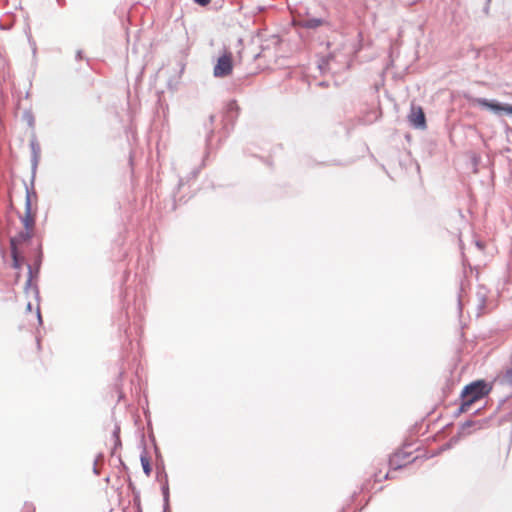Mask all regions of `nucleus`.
<instances>
[{"label":"nucleus","mask_w":512,"mask_h":512,"mask_svg":"<svg viewBox=\"0 0 512 512\" xmlns=\"http://www.w3.org/2000/svg\"><path fill=\"white\" fill-rule=\"evenodd\" d=\"M24 118L27 120V123L29 126H33L34 125V116L32 115L31 112H24Z\"/></svg>","instance_id":"obj_21"},{"label":"nucleus","mask_w":512,"mask_h":512,"mask_svg":"<svg viewBox=\"0 0 512 512\" xmlns=\"http://www.w3.org/2000/svg\"><path fill=\"white\" fill-rule=\"evenodd\" d=\"M508 399H509V396H507V397H505V398L501 399V400L499 401L498 406H497V410H499V409L501 408V406H502V405H503V404H504Z\"/></svg>","instance_id":"obj_27"},{"label":"nucleus","mask_w":512,"mask_h":512,"mask_svg":"<svg viewBox=\"0 0 512 512\" xmlns=\"http://www.w3.org/2000/svg\"><path fill=\"white\" fill-rule=\"evenodd\" d=\"M491 389L492 386L487 381L483 379L475 380L464 386L460 393V399L466 400L472 405L487 396Z\"/></svg>","instance_id":"obj_1"},{"label":"nucleus","mask_w":512,"mask_h":512,"mask_svg":"<svg viewBox=\"0 0 512 512\" xmlns=\"http://www.w3.org/2000/svg\"><path fill=\"white\" fill-rule=\"evenodd\" d=\"M157 479L161 481V492L163 496V502L170 501V490L168 484V475L165 472L164 466H162L161 471L158 470Z\"/></svg>","instance_id":"obj_10"},{"label":"nucleus","mask_w":512,"mask_h":512,"mask_svg":"<svg viewBox=\"0 0 512 512\" xmlns=\"http://www.w3.org/2000/svg\"><path fill=\"white\" fill-rule=\"evenodd\" d=\"M93 473H94L95 475H99V474H100V471H99V469H98V467H97V464H94V465H93Z\"/></svg>","instance_id":"obj_30"},{"label":"nucleus","mask_w":512,"mask_h":512,"mask_svg":"<svg viewBox=\"0 0 512 512\" xmlns=\"http://www.w3.org/2000/svg\"><path fill=\"white\" fill-rule=\"evenodd\" d=\"M390 478H392V477L390 476V473H389V472H387V473L383 476V479H390Z\"/></svg>","instance_id":"obj_37"},{"label":"nucleus","mask_w":512,"mask_h":512,"mask_svg":"<svg viewBox=\"0 0 512 512\" xmlns=\"http://www.w3.org/2000/svg\"><path fill=\"white\" fill-rule=\"evenodd\" d=\"M318 85H319V86H321V87H328V82H326V81H321V82H319V84H318Z\"/></svg>","instance_id":"obj_34"},{"label":"nucleus","mask_w":512,"mask_h":512,"mask_svg":"<svg viewBox=\"0 0 512 512\" xmlns=\"http://www.w3.org/2000/svg\"><path fill=\"white\" fill-rule=\"evenodd\" d=\"M76 60H81L83 58V54H82V51L81 50H78L76 52Z\"/></svg>","instance_id":"obj_28"},{"label":"nucleus","mask_w":512,"mask_h":512,"mask_svg":"<svg viewBox=\"0 0 512 512\" xmlns=\"http://www.w3.org/2000/svg\"><path fill=\"white\" fill-rule=\"evenodd\" d=\"M128 485H129V488H131V489H133V490L135 489V487H134V485H133V483H132V481H131V480H129V484H128Z\"/></svg>","instance_id":"obj_38"},{"label":"nucleus","mask_w":512,"mask_h":512,"mask_svg":"<svg viewBox=\"0 0 512 512\" xmlns=\"http://www.w3.org/2000/svg\"><path fill=\"white\" fill-rule=\"evenodd\" d=\"M209 121H210V124L212 125L214 123V121H215V116L214 115H210Z\"/></svg>","instance_id":"obj_36"},{"label":"nucleus","mask_w":512,"mask_h":512,"mask_svg":"<svg viewBox=\"0 0 512 512\" xmlns=\"http://www.w3.org/2000/svg\"><path fill=\"white\" fill-rule=\"evenodd\" d=\"M31 308H32V305H31V303L29 302V303L27 304V310L31 311Z\"/></svg>","instance_id":"obj_39"},{"label":"nucleus","mask_w":512,"mask_h":512,"mask_svg":"<svg viewBox=\"0 0 512 512\" xmlns=\"http://www.w3.org/2000/svg\"><path fill=\"white\" fill-rule=\"evenodd\" d=\"M119 462H120L121 467H122L124 470H127V469H128V467H127V466H126V464L122 461V459H121V458H119Z\"/></svg>","instance_id":"obj_32"},{"label":"nucleus","mask_w":512,"mask_h":512,"mask_svg":"<svg viewBox=\"0 0 512 512\" xmlns=\"http://www.w3.org/2000/svg\"><path fill=\"white\" fill-rule=\"evenodd\" d=\"M103 460H104V455H103V453H99V454L96 456L95 460H94V464H97V465H98V463H99L100 461H103Z\"/></svg>","instance_id":"obj_25"},{"label":"nucleus","mask_w":512,"mask_h":512,"mask_svg":"<svg viewBox=\"0 0 512 512\" xmlns=\"http://www.w3.org/2000/svg\"><path fill=\"white\" fill-rule=\"evenodd\" d=\"M33 232L31 230H22L16 236L10 238V249L18 248V245L31 240Z\"/></svg>","instance_id":"obj_11"},{"label":"nucleus","mask_w":512,"mask_h":512,"mask_svg":"<svg viewBox=\"0 0 512 512\" xmlns=\"http://www.w3.org/2000/svg\"><path fill=\"white\" fill-rule=\"evenodd\" d=\"M42 259H43L42 247H41V245H39L37 248V253H36V257H35L33 266L30 264H27L28 277H27V280L25 283V289H28L31 287L34 290L37 298H39V289H38L37 285H34V286L32 285V279L35 277H38L40 267L42 264Z\"/></svg>","instance_id":"obj_4"},{"label":"nucleus","mask_w":512,"mask_h":512,"mask_svg":"<svg viewBox=\"0 0 512 512\" xmlns=\"http://www.w3.org/2000/svg\"><path fill=\"white\" fill-rule=\"evenodd\" d=\"M382 480V478L379 477V474L375 473L374 474V481L375 482H380Z\"/></svg>","instance_id":"obj_33"},{"label":"nucleus","mask_w":512,"mask_h":512,"mask_svg":"<svg viewBox=\"0 0 512 512\" xmlns=\"http://www.w3.org/2000/svg\"><path fill=\"white\" fill-rule=\"evenodd\" d=\"M239 110H240V108H239L236 100H230L227 103L224 114H223L224 128L226 130H228L229 126H231V129L233 128L234 123L239 116Z\"/></svg>","instance_id":"obj_8"},{"label":"nucleus","mask_w":512,"mask_h":512,"mask_svg":"<svg viewBox=\"0 0 512 512\" xmlns=\"http://www.w3.org/2000/svg\"><path fill=\"white\" fill-rule=\"evenodd\" d=\"M140 462L142 465L143 472L146 476H150L152 473V465L147 455L146 447L143 446L142 453L140 454Z\"/></svg>","instance_id":"obj_12"},{"label":"nucleus","mask_w":512,"mask_h":512,"mask_svg":"<svg viewBox=\"0 0 512 512\" xmlns=\"http://www.w3.org/2000/svg\"><path fill=\"white\" fill-rule=\"evenodd\" d=\"M473 103L480 106L483 109H487L494 114L500 115H508L512 116V104L502 103L495 99H486V98H474Z\"/></svg>","instance_id":"obj_2"},{"label":"nucleus","mask_w":512,"mask_h":512,"mask_svg":"<svg viewBox=\"0 0 512 512\" xmlns=\"http://www.w3.org/2000/svg\"><path fill=\"white\" fill-rule=\"evenodd\" d=\"M112 436L114 439H117V437H120V427L119 426H115L113 432H112Z\"/></svg>","instance_id":"obj_24"},{"label":"nucleus","mask_w":512,"mask_h":512,"mask_svg":"<svg viewBox=\"0 0 512 512\" xmlns=\"http://www.w3.org/2000/svg\"><path fill=\"white\" fill-rule=\"evenodd\" d=\"M458 306H459V309L461 310V300H460V297L458 298Z\"/></svg>","instance_id":"obj_40"},{"label":"nucleus","mask_w":512,"mask_h":512,"mask_svg":"<svg viewBox=\"0 0 512 512\" xmlns=\"http://www.w3.org/2000/svg\"><path fill=\"white\" fill-rule=\"evenodd\" d=\"M470 406H471V404H469L468 401L461 400V404H460L459 408L454 412V416L458 417L460 414L466 412Z\"/></svg>","instance_id":"obj_18"},{"label":"nucleus","mask_w":512,"mask_h":512,"mask_svg":"<svg viewBox=\"0 0 512 512\" xmlns=\"http://www.w3.org/2000/svg\"><path fill=\"white\" fill-rule=\"evenodd\" d=\"M409 445H405L402 449L396 451L389 458V467L392 470H400L404 468L407 464L415 462L418 457H414L411 461L404 462L407 458L410 457L411 452L406 451L405 448Z\"/></svg>","instance_id":"obj_5"},{"label":"nucleus","mask_w":512,"mask_h":512,"mask_svg":"<svg viewBox=\"0 0 512 512\" xmlns=\"http://www.w3.org/2000/svg\"><path fill=\"white\" fill-rule=\"evenodd\" d=\"M502 382L512 386V367L506 370L502 377Z\"/></svg>","instance_id":"obj_19"},{"label":"nucleus","mask_w":512,"mask_h":512,"mask_svg":"<svg viewBox=\"0 0 512 512\" xmlns=\"http://www.w3.org/2000/svg\"><path fill=\"white\" fill-rule=\"evenodd\" d=\"M408 120L410 125L415 129L424 130L427 127L426 116L420 106L411 105Z\"/></svg>","instance_id":"obj_7"},{"label":"nucleus","mask_w":512,"mask_h":512,"mask_svg":"<svg viewBox=\"0 0 512 512\" xmlns=\"http://www.w3.org/2000/svg\"><path fill=\"white\" fill-rule=\"evenodd\" d=\"M119 447H121V440H120V437H117V439H115V443H114V447L111 451V455H114L115 450Z\"/></svg>","instance_id":"obj_23"},{"label":"nucleus","mask_w":512,"mask_h":512,"mask_svg":"<svg viewBox=\"0 0 512 512\" xmlns=\"http://www.w3.org/2000/svg\"><path fill=\"white\" fill-rule=\"evenodd\" d=\"M37 320H38L39 324H42V316H41L39 308L37 309Z\"/></svg>","instance_id":"obj_29"},{"label":"nucleus","mask_w":512,"mask_h":512,"mask_svg":"<svg viewBox=\"0 0 512 512\" xmlns=\"http://www.w3.org/2000/svg\"><path fill=\"white\" fill-rule=\"evenodd\" d=\"M11 257H12V267L14 269H20L23 264L24 258L22 256H20L18 248L13 247V249H11Z\"/></svg>","instance_id":"obj_15"},{"label":"nucleus","mask_w":512,"mask_h":512,"mask_svg":"<svg viewBox=\"0 0 512 512\" xmlns=\"http://www.w3.org/2000/svg\"><path fill=\"white\" fill-rule=\"evenodd\" d=\"M487 420L485 421H478V420H472V419H469L465 422H463L460 426V429H459V433L460 434H465V431L467 428H470V427H476L478 429L482 428L483 426V423H486Z\"/></svg>","instance_id":"obj_14"},{"label":"nucleus","mask_w":512,"mask_h":512,"mask_svg":"<svg viewBox=\"0 0 512 512\" xmlns=\"http://www.w3.org/2000/svg\"><path fill=\"white\" fill-rule=\"evenodd\" d=\"M329 59L330 56H328L327 58H323L319 63L318 68L321 70V72H324L328 69Z\"/></svg>","instance_id":"obj_20"},{"label":"nucleus","mask_w":512,"mask_h":512,"mask_svg":"<svg viewBox=\"0 0 512 512\" xmlns=\"http://www.w3.org/2000/svg\"><path fill=\"white\" fill-rule=\"evenodd\" d=\"M184 186V181L182 178L179 179L176 190L173 191V209L176 208L177 202H182V198H177L178 192Z\"/></svg>","instance_id":"obj_17"},{"label":"nucleus","mask_w":512,"mask_h":512,"mask_svg":"<svg viewBox=\"0 0 512 512\" xmlns=\"http://www.w3.org/2000/svg\"><path fill=\"white\" fill-rule=\"evenodd\" d=\"M31 194L36 196L35 191H30L26 188V196H25V213L24 216L20 218L24 229L31 230L35 226V217L32 215V203H31Z\"/></svg>","instance_id":"obj_6"},{"label":"nucleus","mask_w":512,"mask_h":512,"mask_svg":"<svg viewBox=\"0 0 512 512\" xmlns=\"http://www.w3.org/2000/svg\"><path fill=\"white\" fill-rule=\"evenodd\" d=\"M480 409L475 410L474 414H478Z\"/></svg>","instance_id":"obj_42"},{"label":"nucleus","mask_w":512,"mask_h":512,"mask_svg":"<svg viewBox=\"0 0 512 512\" xmlns=\"http://www.w3.org/2000/svg\"><path fill=\"white\" fill-rule=\"evenodd\" d=\"M212 134H213V130L211 129V130L209 131V134L207 135V138H206V142H207L208 144H209V142H210V139H211Z\"/></svg>","instance_id":"obj_31"},{"label":"nucleus","mask_w":512,"mask_h":512,"mask_svg":"<svg viewBox=\"0 0 512 512\" xmlns=\"http://www.w3.org/2000/svg\"><path fill=\"white\" fill-rule=\"evenodd\" d=\"M234 61L231 52L225 51L221 56L218 57L214 68L213 75L216 78H225L229 76L233 71Z\"/></svg>","instance_id":"obj_3"},{"label":"nucleus","mask_w":512,"mask_h":512,"mask_svg":"<svg viewBox=\"0 0 512 512\" xmlns=\"http://www.w3.org/2000/svg\"><path fill=\"white\" fill-rule=\"evenodd\" d=\"M28 43H29V45L31 47V51H32V58H33L32 65L36 66L37 65V45L31 35H28Z\"/></svg>","instance_id":"obj_16"},{"label":"nucleus","mask_w":512,"mask_h":512,"mask_svg":"<svg viewBox=\"0 0 512 512\" xmlns=\"http://www.w3.org/2000/svg\"><path fill=\"white\" fill-rule=\"evenodd\" d=\"M163 512H171V510H170V501L163 502Z\"/></svg>","instance_id":"obj_26"},{"label":"nucleus","mask_w":512,"mask_h":512,"mask_svg":"<svg viewBox=\"0 0 512 512\" xmlns=\"http://www.w3.org/2000/svg\"><path fill=\"white\" fill-rule=\"evenodd\" d=\"M198 172H199V171H198L197 169L193 170V171L191 172V176H192V178H195V177L198 175Z\"/></svg>","instance_id":"obj_35"},{"label":"nucleus","mask_w":512,"mask_h":512,"mask_svg":"<svg viewBox=\"0 0 512 512\" xmlns=\"http://www.w3.org/2000/svg\"><path fill=\"white\" fill-rule=\"evenodd\" d=\"M509 417L512 418V410L509 412Z\"/></svg>","instance_id":"obj_41"},{"label":"nucleus","mask_w":512,"mask_h":512,"mask_svg":"<svg viewBox=\"0 0 512 512\" xmlns=\"http://www.w3.org/2000/svg\"><path fill=\"white\" fill-rule=\"evenodd\" d=\"M30 149H31V183L33 184L37 167L40 160V154H41V147L40 144L37 141V138L35 135L32 136L30 140Z\"/></svg>","instance_id":"obj_9"},{"label":"nucleus","mask_w":512,"mask_h":512,"mask_svg":"<svg viewBox=\"0 0 512 512\" xmlns=\"http://www.w3.org/2000/svg\"><path fill=\"white\" fill-rule=\"evenodd\" d=\"M197 5L201 7H206L210 4L211 0H193Z\"/></svg>","instance_id":"obj_22"},{"label":"nucleus","mask_w":512,"mask_h":512,"mask_svg":"<svg viewBox=\"0 0 512 512\" xmlns=\"http://www.w3.org/2000/svg\"><path fill=\"white\" fill-rule=\"evenodd\" d=\"M322 18L310 17L301 21V26L306 29H316L323 24Z\"/></svg>","instance_id":"obj_13"}]
</instances>
